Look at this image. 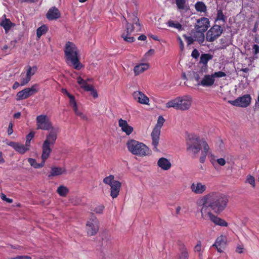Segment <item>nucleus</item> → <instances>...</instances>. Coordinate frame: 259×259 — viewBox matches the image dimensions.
Instances as JSON below:
<instances>
[{
	"label": "nucleus",
	"mask_w": 259,
	"mask_h": 259,
	"mask_svg": "<svg viewBox=\"0 0 259 259\" xmlns=\"http://www.w3.org/2000/svg\"><path fill=\"white\" fill-rule=\"evenodd\" d=\"M147 38V37L146 35H144V34H142L141 35H140L138 39V40H145Z\"/></svg>",
	"instance_id": "nucleus-60"
},
{
	"label": "nucleus",
	"mask_w": 259,
	"mask_h": 259,
	"mask_svg": "<svg viewBox=\"0 0 259 259\" xmlns=\"http://www.w3.org/2000/svg\"><path fill=\"white\" fill-rule=\"evenodd\" d=\"M199 55V52L196 49H194L191 53V56L194 59H197Z\"/></svg>",
	"instance_id": "nucleus-49"
},
{
	"label": "nucleus",
	"mask_w": 259,
	"mask_h": 259,
	"mask_svg": "<svg viewBox=\"0 0 259 259\" xmlns=\"http://www.w3.org/2000/svg\"><path fill=\"white\" fill-rule=\"evenodd\" d=\"M187 151L192 158L198 157L200 152L199 161L203 163L209 151V146L204 139H200L199 137L195 134L188 136L187 140Z\"/></svg>",
	"instance_id": "nucleus-2"
},
{
	"label": "nucleus",
	"mask_w": 259,
	"mask_h": 259,
	"mask_svg": "<svg viewBox=\"0 0 259 259\" xmlns=\"http://www.w3.org/2000/svg\"><path fill=\"white\" fill-rule=\"evenodd\" d=\"M195 8L197 12H205L207 10L206 6L202 2H197L195 4Z\"/></svg>",
	"instance_id": "nucleus-35"
},
{
	"label": "nucleus",
	"mask_w": 259,
	"mask_h": 259,
	"mask_svg": "<svg viewBox=\"0 0 259 259\" xmlns=\"http://www.w3.org/2000/svg\"><path fill=\"white\" fill-rule=\"evenodd\" d=\"M0 25L4 28L5 32L7 33L15 24L12 23L9 19L5 18L0 22Z\"/></svg>",
	"instance_id": "nucleus-30"
},
{
	"label": "nucleus",
	"mask_w": 259,
	"mask_h": 259,
	"mask_svg": "<svg viewBox=\"0 0 259 259\" xmlns=\"http://www.w3.org/2000/svg\"><path fill=\"white\" fill-rule=\"evenodd\" d=\"M56 191L60 196L66 197L68 194L69 190L67 187L61 185L58 187Z\"/></svg>",
	"instance_id": "nucleus-33"
},
{
	"label": "nucleus",
	"mask_w": 259,
	"mask_h": 259,
	"mask_svg": "<svg viewBox=\"0 0 259 259\" xmlns=\"http://www.w3.org/2000/svg\"><path fill=\"white\" fill-rule=\"evenodd\" d=\"M24 75L22 73L21 74V81H20V85L21 86L25 85L27 83H28L29 81L30 80L29 79H28V78L25 76V77H23Z\"/></svg>",
	"instance_id": "nucleus-44"
},
{
	"label": "nucleus",
	"mask_w": 259,
	"mask_h": 259,
	"mask_svg": "<svg viewBox=\"0 0 259 259\" xmlns=\"http://www.w3.org/2000/svg\"><path fill=\"white\" fill-rule=\"evenodd\" d=\"M212 75L214 76V77H223L226 76V74L224 72L220 71L214 72L212 74Z\"/></svg>",
	"instance_id": "nucleus-47"
},
{
	"label": "nucleus",
	"mask_w": 259,
	"mask_h": 259,
	"mask_svg": "<svg viewBox=\"0 0 259 259\" xmlns=\"http://www.w3.org/2000/svg\"><path fill=\"white\" fill-rule=\"evenodd\" d=\"M210 27V21L206 17H201L197 19L194 25V28L196 30H201L202 32H206Z\"/></svg>",
	"instance_id": "nucleus-13"
},
{
	"label": "nucleus",
	"mask_w": 259,
	"mask_h": 259,
	"mask_svg": "<svg viewBox=\"0 0 259 259\" xmlns=\"http://www.w3.org/2000/svg\"><path fill=\"white\" fill-rule=\"evenodd\" d=\"M104 208L105 207L103 204H99L95 207H93L91 210L96 213L102 214L103 213Z\"/></svg>",
	"instance_id": "nucleus-41"
},
{
	"label": "nucleus",
	"mask_w": 259,
	"mask_h": 259,
	"mask_svg": "<svg viewBox=\"0 0 259 259\" xmlns=\"http://www.w3.org/2000/svg\"><path fill=\"white\" fill-rule=\"evenodd\" d=\"M190 189L193 193L197 194H203L207 189L206 186L201 182L193 183L191 186Z\"/></svg>",
	"instance_id": "nucleus-17"
},
{
	"label": "nucleus",
	"mask_w": 259,
	"mask_h": 259,
	"mask_svg": "<svg viewBox=\"0 0 259 259\" xmlns=\"http://www.w3.org/2000/svg\"><path fill=\"white\" fill-rule=\"evenodd\" d=\"M252 49L253 50V54L254 55H257V54L259 53V46L256 45V44H254L252 46Z\"/></svg>",
	"instance_id": "nucleus-51"
},
{
	"label": "nucleus",
	"mask_w": 259,
	"mask_h": 259,
	"mask_svg": "<svg viewBox=\"0 0 259 259\" xmlns=\"http://www.w3.org/2000/svg\"><path fill=\"white\" fill-rule=\"evenodd\" d=\"M73 111H74V112L75 114L77 116H80V115L81 113H82L81 111H79V110H78L77 106H76L75 107L73 108Z\"/></svg>",
	"instance_id": "nucleus-56"
},
{
	"label": "nucleus",
	"mask_w": 259,
	"mask_h": 259,
	"mask_svg": "<svg viewBox=\"0 0 259 259\" xmlns=\"http://www.w3.org/2000/svg\"><path fill=\"white\" fill-rule=\"evenodd\" d=\"M99 222L98 219L94 215L87 221L86 224V230L89 236L95 235L99 229Z\"/></svg>",
	"instance_id": "nucleus-9"
},
{
	"label": "nucleus",
	"mask_w": 259,
	"mask_h": 259,
	"mask_svg": "<svg viewBox=\"0 0 259 259\" xmlns=\"http://www.w3.org/2000/svg\"><path fill=\"white\" fill-rule=\"evenodd\" d=\"M157 165L164 170L169 169L171 166L170 162L164 157H161L158 159Z\"/></svg>",
	"instance_id": "nucleus-26"
},
{
	"label": "nucleus",
	"mask_w": 259,
	"mask_h": 259,
	"mask_svg": "<svg viewBox=\"0 0 259 259\" xmlns=\"http://www.w3.org/2000/svg\"><path fill=\"white\" fill-rule=\"evenodd\" d=\"M164 121V118L162 116H159L157 124L151 134V137L152 138L151 145L152 147V150L154 152H160V149H158L159 137L160 134V130Z\"/></svg>",
	"instance_id": "nucleus-7"
},
{
	"label": "nucleus",
	"mask_w": 259,
	"mask_h": 259,
	"mask_svg": "<svg viewBox=\"0 0 259 259\" xmlns=\"http://www.w3.org/2000/svg\"><path fill=\"white\" fill-rule=\"evenodd\" d=\"M48 145V141H46V142H43L42 143V153L41 156L42 161L40 163H37L36 160L34 158H28L27 161L31 166L35 168H39L44 166L46 160L49 157L50 154L52 152V147H49Z\"/></svg>",
	"instance_id": "nucleus-8"
},
{
	"label": "nucleus",
	"mask_w": 259,
	"mask_h": 259,
	"mask_svg": "<svg viewBox=\"0 0 259 259\" xmlns=\"http://www.w3.org/2000/svg\"><path fill=\"white\" fill-rule=\"evenodd\" d=\"M229 197L219 192L213 191L203 195L196 201L198 208H200L201 218L206 219V213L208 211L219 214L227 207Z\"/></svg>",
	"instance_id": "nucleus-1"
},
{
	"label": "nucleus",
	"mask_w": 259,
	"mask_h": 259,
	"mask_svg": "<svg viewBox=\"0 0 259 259\" xmlns=\"http://www.w3.org/2000/svg\"><path fill=\"white\" fill-rule=\"evenodd\" d=\"M121 187V183L118 181H115L113 184L110 186V196L114 199L119 195Z\"/></svg>",
	"instance_id": "nucleus-22"
},
{
	"label": "nucleus",
	"mask_w": 259,
	"mask_h": 259,
	"mask_svg": "<svg viewBox=\"0 0 259 259\" xmlns=\"http://www.w3.org/2000/svg\"><path fill=\"white\" fill-rule=\"evenodd\" d=\"M77 83L81 85V88H82V86L85 85L87 82L85 80L83 79L80 76L77 77Z\"/></svg>",
	"instance_id": "nucleus-48"
},
{
	"label": "nucleus",
	"mask_w": 259,
	"mask_h": 259,
	"mask_svg": "<svg viewBox=\"0 0 259 259\" xmlns=\"http://www.w3.org/2000/svg\"><path fill=\"white\" fill-rule=\"evenodd\" d=\"M227 243V237L225 235H221L215 240L212 247H215L219 252H223Z\"/></svg>",
	"instance_id": "nucleus-15"
},
{
	"label": "nucleus",
	"mask_w": 259,
	"mask_h": 259,
	"mask_svg": "<svg viewBox=\"0 0 259 259\" xmlns=\"http://www.w3.org/2000/svg\"><path fill=\"white\" fill-rule=\"evenodd\" d=\"M114 179V176L111 175L104 178L103 182L104 184L109 185L110 186L111 185H112V184L115 181Z\"/></svg>",
	"instance_id": "nucleus-39"
},
{
	"label": "nucleus",
	"mask_w": 259,
	"mask_h": 259,
	"mask_svg": "<svg viewBox=\"0 0 259 259\" xmlns=\"http://www.w3.org/2000/svg\"><path fill=\"white\" fill-rule=\"evenodd\" d=\"M48 30V28L45 25H43L38 27L36 30L37 37L39 38L40 36L45 34Z\"/></svg>",
	"instance_id": "nucleus-36"
},
{
	"label": "nucleus",
	"mask_w": 259,
	"mask_h": 259,
	"mask_svg": "<svg viewBox=\"0 0 259 259\" xmlns=\"http://www.w3.org/2000/svg\"><path fill=\"white\" fill-rule=\"evenodd\" d=\"M38 91V84H34L31 88H26L19 92L16 95V100L20 101L26 99L36 94Z\"/></svg>",
	"instance_id": "nucleus-10"
},
{
	"label": "nucleus",
	"mask_w": 259,
	"mask_h": 259,
	"mask_svg": "<svg viewBox=\"0 0 259 259\" xmlns=\"http://www.w3.org/2000/svg\"><path fill=\"white\" fill-rule=\"evenodd\" d=\"M179 259H189L187 249L182 243H179Z\"/></svg>",
	"instance_id": "nucleus-29"
},
{
	"label": "nucleus",
	"mask_w": 259,
	"mask_h": 259,
	"mask_svg": "<svg viewBox=\"0 0 259 259\" xmlns=\"http://www.w3.org/2000/svg\"><path fill=\"white\" fill-rule=\"evenodd\" d=\"M36 129L49 131L46 135L44 142L48 141L49 146L53 147L57 139L58 134L59 132L58 127H54L52 125L50 118L46 115H40L36 118Z\"/></svg>",
	"instance_id": "nucleus-3"
},
{
	"label": "nucleus",
	"mask_w": 259,
	"mask_h": 259,
	"mask_svg": "<svg viewBox=\"0 0 259 259\" xmlns=\"http://www.w3.org/2000/svg\"><path fill=\"white\" fill-rule=\"evenodd\" d=\"M64 55L65 62L69 66L80 70L84 67L79 60V52L76 46L72 42L67 41L65 46Z\"/></svg>",
	"instance_id": "nucleus-4"
},
{
	"label": "nucleus",
	"mask_w": 259,
	"mask_h": 259,
	"mask_svg": "<svg viewBox=\"0 0 259 259\" xmlns=\"http://www.w3.org/2000/svg\"><path fill=\"white\" fill-rule=\"evenodd\" d=\"M82 89L87 91L91 92L94 89V87L93 85L87 83L85 85L82 86Z\"/></svg>",
	"instance_id": "nucleus-50"
},
{
	"label": "nucleus",
	"mask_w": 259,
	"mask_h": 259,
	"mask_svg": "<svg viewBox=\"0 0 259 259\" xmlns=\"http://www.w3.org/2000/svg\"><path fill=\"white\" fill-rule=\"evenodd\" d=\"M1 198H2V200H5L6 202H7L8 203H12L13 202V200L12 199L7 198L6 197V196L5 194H2V195H1Z\"/></svg>",
	"instance_id": "nucleus-52"
},
{
	"label": "nucleus",
	"mask_w": 259,
	"mask_h": 259,
	"mask_svg": "<svg viewBox=\"0 0 259 259\" xmlns=\"http://www.w3.org/2000/svg\"><path fill=\"white\" fill-rule=\"evenodd\" d=\"M126 147L133 154L144 157L150 154V150L145 144L134 139L127 141Z\"/></svg>",
	"instance_id": "nucleus-5"
},
{
	"label": "nucleus",
	"mask_w": 259,
	"mask_h": 259,
	"mask_svg": "<svg viewBox=\"0 0 259 259\" xmlns=\"http://www.w3.org/2000/svg\"><path fill=\"white\" fill-rule=\"evenodd\" d=\"M214 82V76L212 75H205L201 81L200 84L203 87L211 86Z\"/></svg>",
	"instance_id": "nucleus-27"
},
{
	"label": "nucleus",
	"mask_w": 259,
	"mask_h": 259,
	"mask_svg": "<svg viewBox=\"0 0 259 259\" xmlns=\"http://www.w3.org/2000/svg\"><path fill=\"white\" fill-rule=\"evenodd\" d=\"M61 17V13L55 7L51 8L46 14V18L49 20H54Z\"/></svg>",
	"instance_id": "nucleus-21"
},
{
	"label": "nucleus",
	"mask_w": 259,
	"mask_h": 259,
	"mask_svg": "<svg viewBox=\"0 0 259 259\" xmlns=\"http://www.w3.org/2000/svg\"><path fill=\"white\" fill-rule=\"evenodd\" d=\"M149 65L148 63H142L136 65L134 68V72L135 76H138L145 71L148 69Z\"/></svg>",
	"instance_id": "nucleus-25"
},
{
	"label": "nucleus",
	"mask_w": 259,
	"mask_h": 259,
	"mask_svg": "<svg viewBox=\"0 0 259 259\" xmlns=\"http://www.w3.org/2000/svg\"><path fill=\"white\" fill-rule=\"evenodd\" d=\"M226 20L227 18L224 15L223 11L221 9L218 10L215 21H222L224 23H225Z\"/></svg>",
	"instance_id": "nucleus-38"
},
{
	"label": "nucleus",
	"mask_w": 259,
	"mask_h": 259,
	"mask_svg": "<svg viewBox=\"0 0 259 259\" xmlns=\"http://www.w3.org/2000/svg\"><path fill=\"white\" fill-rule=\"evenodd\" d=\"M19 259H32L31 257L28 255H18Z\"/></svg>",
	"instance_id": "nucleus-58"
},
{
	"label": "nucleus",
	"mask_w": 259,
	"mask_h": 259,
	"mask_svg": "<svg viewBox=\"0 0 259 259\" xmlns=\"http://www.w3.org/2000/svg\"><path fill=\"white\" fill-rule=\"evenodd\" d=\"M223 29L219 25L215 24L206 32V39L207 41L212 42L217 39L222 33Z\"/></svg>",
	"instance_id": "nucleus-11"
},
{
	"label": "nucleus",
	"mask_w": 259,
	"mask_h": 259,
	"mask_svg": "<svg viewBox=\"0 0 259 259\" xmlns=\"http://www.w3.org/2000/svg\"><path fill=\"white\" fill-rule=\"evenodd\" d=\"M245 183L249 184L252 188H254L255 186V178L252 175H248L247 176Z\"/></svg>",
	"instance_id": "nucleus-40"
},
{
	"label": "nucleus",
	"mask_w": 259,
	"mask_h": 259,
	"mask_svg": "<svg viewBox=\"0 0 259 259\" xmlns=\"http://www.w3.org/2000/svg\"><path fill=\"white\" fill-rule=\"evenodd\" d=\"M118 125L122 132L125 133L127 136L130 135L134 131V128L128 124L126 120L122 118L118 120Z\"/></svg>",
	"instance_id": "nucleus-20"
},
{
	"label": "nucleus",
	"mask_w": 259,
	"mask_h": 259,
	"mask_svg": "<svg viewBox=\"0 0 259 259\" xmlns=\"http://www.w3.org/2000/svg\"><path fill=\"white\" fill-rule=\"evenodd\" d=\"M79 117L81 119L83 120H88V118L87 116L83 114V113H81Z\"/></svg>",
	"instance_id": "nucleus-61"
},
{
	"label": "nucleus",
	"mask_w": 259,
	"mask_h": 259,
	"mask_svg": "<svg viewBox=\"0 0 259 259\" xmlns=\"http://www.w3.org/2000/svg\"><path fill=\"white\" fill-rule=\"evenodd\" d=\"M65 172V169L63 167L53 166L51 167V171L48 175L49 178L61 175Z\"/></svg>",
	"instance_id": "nucleus-28"
},
{
	"label": "nucleus",
	"mask_w": 259,
	"mask_h": 259,
	"mask_svg": "<svg viewBox=\"0 0 259 259\" xmlns=\"http://www.w3.org/2000/svg\"><path fill=\"white\" fill-rule=\"evenodd\" d=\"M179 11L182 14H185L186 19H189L191 11L189 5L186 4L185 0H179Z\"/></svg>",
	"instance_id": "nucleus-23"
},
{
	"label": "nucleus",
	"mask_w": 259,
	"mask_h": 259,
	"mask_svg": "<svg viewBox=\"0 0 259 259\" xmlns=\"http://www.w3.org/2000/svg\"><path fill=\"white\" fill-rule=\"evenodd\" d=\"M21 113L20 112H18L17 113H15L13 115V117L15 119H19L21 117Z\"/></svg>",
	"instance_id": "nucleus-57"
},
{
	"label": "nucleus",
	"mask_w": 259,
	"mask_h": 259,
	"mask_svg": "<svg viewBox=\"0 0 259 259\" xmlns=\"http://www.w3.org/2000/svg\"><path fill=\"white\" fill-rule=\"evenodd\" d=\"M201 242L200 241H198L197 242V244L194 247V250L195 252H198L199 253V256L202 255V253L200 252L201 250Z\"/></svg>",
	"instance_id": "nucleus-43"
},
{
	"label": "nucleus",
	"mask_w": 259,
	"mask_h": 259,
	"mask_svg": "<svg viewBox=\"0 0 259 259\" xmlns=\"http://www.w3.org/2000/svg\"><path fill=\"white\" fill-rule=\"evenodd\" d=\"M20 84L18 82L16 81L13 85V87H12L13 89L16 90L19 87Z\"/></svg>",
	"instance_id": "nucleus-59"
},
{
	"label": "nucleus",
	"mask_w": 259,
	"mask_h": 259,
	"mask_svg": "<svg viewBox=\"0 0 259 259\" xmlns=\"http://www.w3.org/2000/svg\"><path fill=\"white\" fill-rule=\"evenodd\" d=\"M37 70V68L36 66H33L32 67L28 65L27 66L26 76L28 78V79H31V77L36 72Z\"/></svg>",
	"instance_id": "nucleus-34"
},
{
	"label": "nucleus",
	"mask_w": 259,
	"mask_h": 259,
	"mask_svg": "<svg viewBox=\"0 0 259 259\" xmlns=\"http://www.w3.org/2000/svg\"><path fill=\"white\" fill-rule=\"evenodd\" d=\"M5 162V160L3 157L2 152H0V164L3 163Z\"/></svg>",
	"instance_id": "nucleus-64"
},
{
	"label": "nucleus",
	"mask_w": 259,
	"mask_h": 259,
	"mask_svg": "<svg viewBox=\"0 0 259 259\" xmlns=\"http://www.w3.org/2000/svg\"><path fill=\"white\" fill-rule=\"evenodd\" d=\"M8 145L11 146L16 151L21 154H24L30 149L25 145L21 144L18 142H10Z\"/></svg>",
	"instance_id": "nucleus-18"
},
{
	"label": "nucleus",
	"mask_w": 259,
	"mask_h": 259,
	"mask_svg": "<svg viewBox=\"0 0 259 259\" xmlns=\"http://www.w3.org/2000/svg\"><path fill=\"white\" fill-rule=\"evenodd\" d=\"M134 100L139 103L144 105H149V98L140 91H135L133 93Z\"/></svg>",
	"instance_id": "nucleus-16"
},
{
	"label": "nucleus",
	"mask_w": 259,
	"mask_h": 259,
	"mask_svg": "<svg viewBox=\"0 0 259 259\" xmlns=\"http://www.w3.org/2000/svg\"><path fill=\"white\" fill-rule=\"evenodd\" d=\"M213 56L210 54H202L200 57L199 63L206 67L207 66L208 62L211 60Z\"/></svg>",
	"instance_id": "nucleus-32"
},
{
	"label": "nucleus",
	"mask_w": 259,
	"mask_h": 259,
	"mask_svg": "<svg viewBox=\"0 0 259 259\" xmlns=\"http://www.w3.org/2000/svg\"><path fill=\"white\" fill-rule=\"evenodd\" d=\"M236 251L239 253L243 252V248L241 246H238L236 248Z\"/></svg>",
	"instance_id": "nucleus-62"
},
{
	"label": "nucleus",
	"mask_w": 259,
	"mask_h": 259,
	"mask_svg": "<svg viewBox=\"0 0 259 259\" xmlns=\"http://www.w3.org/2000/svg\"><path fill=\"white\" fill-rule=\"evenodd\" d=\"M217 162L221 166H224L226 164V160L224 158H221L217 159Z\"/></svg>",
	"instance_id": "nucleus-54"
},
{
	"label": "nucleus",
	"mask_w": 259,
	"mask_h": 259,
	"mask_svg": "<svg viewBox=\"0 0 259 259\" xmlns=\"http://www.w3.org/2000/svg\"><path fill=\"white\" fill-rule=\"evenodd\" d=\"M34 136V132H31L26 136L25 145L30 148V141Z\"/></svg>",
	"instance_id": "nucleus-42"
},
{
	"label": "nucleus",
	"mask_w": 259,
	"mask_h": 259,
	"mask_svg": "<svg viewBox=\"0 0 259 259\" xmlns=\"http://www.w3.org/2000/svg\"><path fill=\"white\" fill-rule=\"evenodd\" d=\"M166 24L168 27L178 29V17L177 15L170 17Z\"/></svg>",
	"instance_id": "nucleus-31"
},
{
	"label": "nucleus",
	"mask_w": 259,
	"mask_h": 259,
	"mask_svg": "<svg viewBox=\"0 0 259 259\" xmlns=\"http://www.w3.org/2000/svg\"><path fill=\"white\" fill-rule=\"evenodd\" d=\"M213 212L208 211L206 213V218L208 217L209 220L215 225L221 227H228V223L224 219L215 215Z\"/></svg>",
	"instance_id": "nucleus-14"
},
{
	"label": "nucleus",
	"mask_w": 259,
	"mask_h": 259,
	"mask_svg": "<svg viewBox=\"0 0 259 259\" xmlns=\"http://www.w3.org/2000/svg\"><path fill=\"white\" fill-rule=\"evenodd\" d=\"M68 98H69V104L72 106V108L77 106L74 96L72 95H69Z\"/></svg>",
	"instance_id": "nucleus-45"
},
{
	"label": "nucleus",
	"mask_w": 259,
	"mask_h": 259,
	"mask_svg": "<svg viewBox=\"0 0 259 259\" xmlns=\"http://www.w3.org/2000/svg\"><path fill=\"white\" fill-rule=\"evenodd\" d=\"M61 92L62 93L66 94L68 97H69V95H71L65 89H62L61 90Z\"/></svg>",
	"instance_id": "nucleus-63"
},
{
	"label": "nucleus",
	"mask_w": 259,
	"mask_h": 259,
	"mask_svg": "<svg viewBox=\"0 0 259 259\" xmlns=\"http://www.w3.org/2000/svg\"><path fill=\"white\" fill-rule=\"evenodd\" d=\"M185 40L186 42L187 43L188 45H190L191 44H192L195 41L194 38L192 35L191 36H187L185 35Z\"/></svg>",
	"instance_id": "nucleus-46"
},
{
	"label": "nucleus",
	"mask_w": 259,
	"mask_h": 259,
	"mask_svg": "<svg viewBox=\"0 0 259 259\" xmlns=\"http://www.w3.org/2000/svg\"><path fill=\"white\" fill-rule=\"evenodd\" d=\"M251 97L249 95L247 94L242 97H238L236 99L233 101H229L228 102L231 105L241 107H247L251 102Z\"/></svg>",
	"instance_id": "nucleus-12"
},
{
	"label": "nucleus",
	"mask_w": 259,
	"mask_h": 259,
	"mask_svg": "<svg viewBox=\"0 0 259 259\" xmlns=\"http://www.w3.org/2000/svg\"><path fill=\"white\" fill-rule=\"evenodd\" d=\"M205 32L201 30H196L195 28L191 31L192 35L194 38L195 41H197L199 44H202L204 41Z\"/></svg>",
	"instance_id": "nucleus-24"
},
{
	"label": "nucleus",
	"mask_w": 259,
	"mask_h": 259,
	"mask_svg": "<svg viewBox=\"0 0 259 259\" xmlns=\"http://www.w3.org/2000/svg\"><path fill=\"white\" fill-rule=\"evenodd\" d=\"M91 94L94 98H97L98 97V93L95 88L91 92Z\"/></svg>",
	"instance_id": "nucleus-55"
},
{
	"label": "nucleus",
	"mask_w": 259,
	"mask_h": 259,
	"mask_svg": "<svg viewBox=\"0 0 259 259\" xmlns=\"http://www.w3.org/2000/svg\"><path fill=\"white\" fill-rule=\"evenodd\" d=\"M166 107L168 108L173 107L176 109H178V98L168 102L166 104Z\"/></svg>",
	"instance_id": "nucleus-37"
},
{
	"label": "nucleus",
	"mask_w": 259,
	"mask_h": 259,
	"mask_svg": "<svg viewBox=\"0 0 259 259\" xmlns=\"http://www.w3.org/2000/svg\"><path fill=\"white\" fill-rule=\"evenodd\" d=\"M192 103V99L190 96H184L179 98V109L182 110H188Z\"/></svg>",
	"instance_id": "nucleus-19"
},
{
	"label": "nucleus",
	"mask_w": 259,
	"mask_h": 259,
	"mask_svg": "<svg viewBox=\"0 0 259 259\" xmlns=\"http://www.w3.org/2000/svg\"><path fill=\"white\" fill-rule=\"evenodd\" d=\"M13 123L12 122H10L9 124L8 128V131H7L8 134L9 135H11V134H12V133L13 132Z\"/></svg>",
	"instance_id": "nucleus-53"
},
{
	"label": "nucleus",
	"mask_w": 259,
	"mask_h": 259,
	"mask_svg": "<svg viewBox=\"0 0 259 259\" xmlns=\"http://www.w3.org/2000/svg\"><path fill=\"white\" fill-rule=\"evenodd\" d=\"M141 29V24L137 17L133 19V23L131 24L126 21V30L122 33L121 37L124 40L128 42H133L135 40L133 36H128L130 35H135Z\"/></svg>",
	"instance_id": "nucleus-6"
}]
</instances>
